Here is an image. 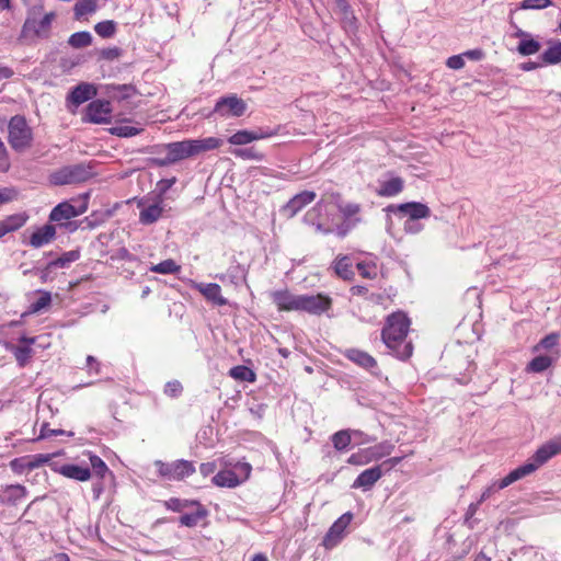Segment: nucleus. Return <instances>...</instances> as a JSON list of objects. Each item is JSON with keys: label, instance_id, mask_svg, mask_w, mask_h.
Returning a JSON list of instances; mask_svg holds the SVG:
<instances>
[{"label": "nucleus", "instance_id": "obj_1", "mask_svg": "<svg viewBox=\"0 0 561 561\" xmlns=\"http://www.w3.org/2000/svg\"><path fill=\"white\" fill-rule=\"evenodd\" d=\"M222 140L216 137H207L203 139H185L182 141H173L164 145H158L149 149L150 152L161 153L169 152L173 163L181 160L198 156L199 153L214 150L220 147Z\"/></svg>", "mask_w": 561, "mask_h": 561}, {"label": "nucleus", "instance_id": "obj_2", "mask_svg": "<svg viewBox=\"0 0 561 561\" xmlns=\"http://www.w3.org/2000/svg\"><path fill=\"white\" fill-rule=\"evenodd\" d=\"M411 321L402 311L388 316V354H393L399 359H407L412 355L413 345L405 337Z\"/></svg>", "mask_w": 561, "mask_h": 561}, {"label": "nucleus", "instance_id": "obj_3", "mask_svg": "<svg viewBox=\"0 0 561 561\" xmlns=\"http://www.w3.org/2000/svg\"><path fill=\"white\" fill-rule=\"evenodd\" d=\"M561 453V440H549L540 446L533 457L523 466L511 471L500 480L497 489H505L522 478L531 474L552 457Z\"/></svg>", "mask_w": 561, "mask_h": 561}, {"label": "nucleus", "instance_id": "obj_4", "mask_svg": "<svg viewBox=\"0 0 561 561\" xmlns=\"http://www.w3.org/2000/svg\"><path fill=\"white\" fill-rule=\"evenodd\" d=\"M94 167L95 162L65 165L50 174V183L60 186L87 182L96 175Z\"/></svg>", "mask_w": 561, "mask_h": 561}, {"label": "nucleus", "instance_id": "obj_5", "mask_svg": "<svg viewBox=\"0 0 561 561\" xmlns=\"http://www.w3.org/2000/svg\"><path fill=\"white\" fill-rule=\"evenodd\" d=\"M8 142L16 152L31 148L33 130L23 115H14L8 124Z\"/></svg>", "mask_w": 561, "mask_h": 561}, {"label": "nucleus", "instance_id": "obj_6", "mask_svg": "<svg viewBox=\"0 0 561 561\" xmlns=\"http://www.w3.org/2000/svg\"><path fill=\"white\" fill-rule=\"evenodd\" d=\"M55 19L54 11L45 13L41 19L26 18L21 28L20 39H48Z\"/></svg>", "mask_w": 561, "mask_h": 561}, {"label": "nucleus", "instance_id": "obj_7", "mask_svg": "<svg viewBox=\"0 0 561 561\" xmlns=\"http://www.w3.org/2000/svg\"><path fill=\"white\" fill-rule=\"evenodd\" d=\"M160 477L170 481H181L195 472L193 461L179 459L172 462L156 460L153 462Z\"/></svg>", "mask_w": 561, "mask_h": 561}, {"label": "nucleus", "instance_id": "obj_8", "mask_svg": "<svg viewBox=\"0 0 561 561\" xmlns=\"http://www.w3.org/2000/svg\"><path fill=\"white\" fill-rule=\"evenodd\" d=\"M78 202V205H72L67 201L56 205L48 216L49 221L59 222L61 220H70L73 217L84 214L88 210L89 193L83 194Z\"/></svg>", "mask_w": 561, "mask_h": 561}, {"label": "nucleus", "instance_id": "obj_9", "mask_svg": "<svg viewBox=\"0 0 561 561\" xmlns=\"http://www.w3.org/2000/svg\"><path fill=\"white\" fill-rule=\"evenodd\" d=\"M247 111L245 102L238 98L236 94H230L220 98L214 107V113L220 115L221 117L233 116L240 117Z\"/></svg>", "mask_w": 561, "mask_h": 561}, {"label": "nucleus", "instance_id": "obj_10", "mask_svg": "<svg viewBox=\"0 0 561 561\" xmlns=\"http://www.w3.org/2000/svg\"><path fill=\"white\" fill-rule=\"evenodd\" d=\"M112 106L106 100H94L88 104L82 119L93 124H106L111 122Z\"/></svg>", "mask_w": 561, "mask_h": 561}, {"label": "nucleus", "instance_id": "obj_11", "mask_svg": "<svg viewBox=\"0 0 561 561\" xmlns=\"http://www.w3.org/2000/svg\"><path fill=\"white\" fill-rule=\"evenodd\" d=\"M388 213L399 214L413 221L431 216V209L425 204L419 202L388 205Z\"/></svg>", "mask_w": 561, "mask_h": 561}, {"label": "nucleus", "instance_id": "obj_12", "mask_svg": "<svg viewBox=\"0 0 561 561\" xmlns=\"http://www.w3.org/2000/svg\"><path fill=\"white\" fill-rule=\"evenodd\" d=\"M331 298L321 294L300 295L298 311L321 314L331 308Z\"/></svg>", "mask_w": 561, "mask_h": 561}, {"label": "nucleus", "instance_id": "obj_13", "mask_svg": "<svg viewBox=\"0 0 561 561\" xmlns=\"http://www.w3.org/2000/svg\"><path fill=\"white\" fill-rule=\"evenodd\" d=\"M353 515L347 512L340 516L329 528L328 533L323 537L322 545L327 549L334 548L344 537V530L352 522Z\"/></svg>", "mask_w": 561, "mask_h": 561}, {"label": "nucleus", "instance_id": "obj_14", "mask_svg": "<svg viewBox=\"0 0 561 561\" xmlns=\"http://www.w3.org/2000/svg\"><path fill=\"white\" fill-rule=\"evenodd\" d=\"M53 470L65 478L85 482L91 479L92 472L87 462L81 461L80 463H65L61 466H55Z\"/></svg>", "mask_w": 561, "mask_h": 561}, {"label": "nucleus", "instance_id": "obj_15", "mask_svg": "<svg viewBox=\"0 0 561 561\" xmlns=\"http://www.w3.org/2000/svg\"><path fill=\"white\" fill-rule=\"evenodd\" d=\"M313 191H302L291 197L282 208L280 213L287 217H295L302 208L312 203L316 198Z\"/></svg>", "mask_w": 561, "mask_h": 561}, {"label": "nucleus", "instance_id": "obj_16", "mask_svg": "<svg viewBox=\"0 0 561 561\" xmlns=\"http://www.w3.org/2000/svg\"><path fill=\"white\" fill-rule=\"evenodd\" d=\"M240 469L244 473L242 479H240L232 470H221L213 477L211 481L215 485L220 488H236L249 477L251 466L249 463H242Z\"/></svg>", "mask_w": 561, "mask_h": 561}, {"label": "nucleus", "instance_id": "obj_17", "mask_svg": "<svg viewBox=\"0 0 561 561\" xmlns=\"http://www.w3.org/2000/svg\"><path fill=\"white\" fill-rule=\"evenodd\" d=\"M271 296L278 310L298 311L300 295H294L288 290H276Z\"/></svg>", "mask_w": 561, "mask_h": 561}, {"label": "nucleus", "instance_id": "obj_18", "mask_svg": "<svg viewBox=\"0 0 561 561\" xmlns=\"http://www.w3.org/2000/svg\"><path fill=\"white\" fill-rule=\"evenodd\" d=\"M28 492L22 484H8L3 489V494L0 495V503L8 506H16L22 500L27 496Z\"/></svg>", "mask_w": 561, "mask_h": 561}, {"label": "nucleus", "instance_id": "obj_19", "mask_svg": "<svg viewBox=\"0 0 561 561\" xmlns=\"http://www.w3.org/2000/svg\"><path fill=\"white\" fill-rule=\"evenodd\" d=\"M56 236V227L51 224H46L34 231L28 240V244L35 249L50 243Z\"/></svg>", "mask_w": 561, "mask_h": 561}, {"label": "nucleus", "instance_id": "obj_20", "mask_svg": "<svg viewBox=\"0 0 561 561\" xmlns=\"http://www.w3.org/2000/svg\"><path fill=\"white\" fill-rule=\"evenodd\" d=\"M96 94L95 88L90 83H80L76 85L67 95V101L73 105L79 106L80 104L89 101Z\"/></svg>", "mask_w": 561, "mask_h": 561}, {"label": "nucleus", "instance_id": "obj_21", "mask_svg": "<svg viewBox=\"0 0 561 561\" xmlns=\"http://www.w3.org/2000/svg\"><path fill=\"white\" fill-rule=\"evenodd\" d=\"M193 508L194 512L185 513L180 516L179 523L181 526L190 528L195 527L199 520L205 519L209 514L208 510L199 501L193 505Z\"/></svg>", "mask_w": 561, "mask_h": 561}, {"label": "nucleus", "instance_id": "obj_22", "mask_svg": "<svg viewBox=\"0 0 561 561\" xmlns=\"http://www.w3.org/2000/svg\"><path fill=\"white\" fill-rule=\"evenodd\" d=\"M343 355L350 359L351 362L355 363L359 367H363L365 369H373L377 366V362L373 356H370L368 353L360 351L358 348H347Z\"/></svg>", "mask_w": 561, "mask_h": 561}, {"label": "nucleus", "instance_id": "obj_23", "mask_svg": "<svg viewBox=\"0 0 561 561\" xmlns=\"http://www.w3.org/2000/svg\"><path fill=\"white\" fill-rule=\"evenodd\" d=\"M199 293H202L205 298L217 306L227 305V299L221 296V287L216 283L204 284L201 283L197 285Z\"/></svg>", "mask_w": 561, "mask_h": 561}, {"label": "nucleus", "instance_id": "obj_24", "mask_svg": "<svg viewBox=\"0 0 561 561\" xmlns=\"http://www.w3.org/2000/svg\"><path fill=\"white\" fill-rule=\"evenodd\" d=\"M381 471L379 467H373L364 470L354 481L353 488H370L379 478Z\"/></svg>", "mask_w": 561, "mask_h": 561}, {"label": "nucleus", "instance_id": "obj_25", "mask_svg": "<svg viewBox=\"0 0 561 561\" xmlns=\"http://www.w3.org/2000/svg\"><path fill=\"white\" fill-rule=\"evenodd\" d=\"M83 456L88 457V466L90 467L91 472H93L100 480L104 479L106 473H111L107 465L98 455L92 451H84Z\"/></svg>", "mask_w": 561, "mask_h": 561}, {"label": "nucleus", "instance_id": "obj_26", "mask_svg": "<svg viewBox=\"0 0 561 561\" xmlns=\"http://www.w3.org/2000/svg\"><path fill=\"white\" fill-rule=\"evenodd\" d=\"M358 431L341 430L331 436L333 447L337 451L346 450L352 442V435H358Z\"/></svg>", "mask_w": 561, "mask_h": 561}, {"label": "nucleus", "instance_id": "obj_27", "mask_svg": "<svg viewBox=\"0 0 561 561\" xmlns=\"http://www.w3.org/2000/svg\"><path fill=\"white\" fill-rule=\"evenodd\" d=\"M554 360V357L548 355L536 356L528 363L526 370L529 373H542L551 367Z\"/></svg>", "mask_w": 561, "mask_h": 561}, {"label": "nucleus", "instance_id": "obj_28", "mask_svg": "<svg viewBox=\"0 0 561 561\" xmlns=\"http://www.w3.org/2000/svg\"><path fill=\"white\" fill-rule=\"evenodd\" d=\"M163 208L159 204H152L140 210L139 221L142 225L156 222L162 215Z\"/></svg>", "mask_w": 561, "mask_h": 561}, {"label": "nucleus", "instance_id": "obj_29", "mask_svg": "<svg viewBox=\"0 0 561 561\" xmlns=\"http://www.w3.org/2000/svg\"><path fill=\"white\" fill-rule=\"evenodd\" d=\"M335 273L343 279L350 280L354 277L353 262L350 256H342L334 265Z\"/></svg>", "mask_w": 561, "mask_h": 561}, {"label": "nucleus", "instance_id": "obj_30", "mask_svg": "<svg viewBox=\"0 0 561 561\" xmlns=\"http://www.w3.org/2000/svg\"><path fill=\"white\" fill-rule=\"evenodd\" d=\"M80 259V251L78 249L64 252L59 257L49 262V267L67 268L71 263Z\"/></svg>", "mask_w": 561, "mask_h": 561}, {"label": "nucleus", "instance_id": "obj_31", "mask_svg": "<svg viewBox=\"0 0 561 561\" xmlns=\"http://www.w3.org/2000/svg\"><path fill=\"white\" fill-rule=\"evenodd\" d=\"M540 59L545 65H557L561 62V42L552 43L541 55Z\"/></svg>", "mask_w": 561, "mask_h": 561}, {"label": "nucleus", "instance_id": "obj_32", "mask_svg": "<svg viewBox=\"0 0 561 561\" xmlns=\"http://www.w3.org/2000/svg\"><path fill=\"white\" fill-rule=\"evenodd\" d=\"M96 9L95 0H79L73 7L75 19L81 20L84 15L94 13Z\"/></svg>", "mask_w": 561, "mask_h": 561}, {"label": "nucleus", "instance_id": "obj_33", "mask_svg": "<svg viewBox=\"0 0 561 561\" xmlns=\"http://www.w3.org/2000/svg\"><path fill=\"white\" fill-rule=\"evenodd\" d=\"M229 375L233 379L240 381L254 382L256 379L255 373L251 368L243 365L232 367L229 371Z\"/></svg>", "mask_w": 561, "mask_h": 561}, {"label": "nucleus", "instance_id": "obj_34", "mask_svg": "<svg viewBox=\"0 0 561 561\" xmlns=\"http://www.w3.org/2000/svg\"><path fill=\"white\" fill-rule=\"evenodd\" d=\"M25 214H13L0 220L8 232H13L23 227L27 220Z\"/></svg>", "mask_w": 561, "mask_h": 561}, {"label": "nucleus", "instance_id": "obj_35", "mask_svg": "<svg viewBox=\"0 0 561 561\" xmlns=\"http://www.w3.org/2000/svg\"><path fill=\"white\" fill-rule=\"evenodd\" d=\"M541 48V44L529 36L526 39H522L517 46L518 54L523 56H530L537 54Z\"/></svg>", "mask_w": 561, "mask_h": 561}, {"label": "nucleus", "instance_id": "obj_36", "mask_svg": "<svg viewBox=\"0 0 561 561\" xmlns=\"http://www.w3.org/2000/svg\"><path fill=\"white\" fill-rule=\"evenodd\" d=\"M92 43V35L88 31L76 32L68 38V44L73 48H83Z\"/></svg>", "mask_w": 561, "mask_h": 561}, {"label": "nucleus", "instance_id": "obj_37", "mask_svg": "<svg viewBox=\"0 0 561 561\" xmlns=\"http://www.w3.org/2000/svg\"><path fill=\"white\" fill-rule=\"evenodd\" d=\"M196 502L197 500L171 497L164 502V506L173 512H183L186 508L193 507Z\"/></svg>", "mask_w": 561, "mask_h": 561}, {"label": "nucleus", "instance_id": "obj_38", "mask_svg": "<svg viewBox=\"0 0 561 561\" xmlns=\"http://www.w3.org/2000/svg\"><path fill=\"white\" fill-rule=\"evenodd\" d=\"M95 33L102 38H111L116 33V22L113 20H105L94 25Z\"/></svg>", "mask_w": 561, "mask_h": 561}, {"label": "nucleus", "instance_id": "obj_39", "mask_svg": "<svg viewBox=\"0 0 561 561\" xmlns=\"http://www.w3.org/2000/svg\"><path fill=\"white\" fill-rule=\"evenodd\" d=\"M51 302V295L49 291L39 290V297L30 305L28 312L37 313L47 308Z\"/></svg>", "mask_w": 561, "mask_h": 561}, {"label": "nucleus", "instance_id": "obj_40", "mask_svg": "<svg viewBox=\"0 0 561 561\" xmlns=\"http://www.w3.org/2000/svg\"><path fill=\"white\" fill-rule=\"evenodd\" d=\"M142 131V128L127 126V125H118L113 126L108 129V133L113 136L129 138L136 135H139Z\"/></svg>", "mask_w": 561, "mask_h": 561}, {"label": "nucleus", "instance_id": "obj_41", "mask_svg": "<svg viewBox=\"0 0 561 561\" xmlns=\"http://www.w3.org/2000/svg\"><path fill=\"white\" fill-rule=\"evenodd\" d=\"M180 265L174 260L168 259L150 267L151 272L159 274H174L180 271Z\"/></svg>", "mask_w": 561, "mask_h": 561}, {"label": "nucleus", "instance_id": "obj_42", "mask_svg": "<svg viewBox=\"0 0 561 561\" xmlns=\"http://www.w3.org/2000/svg\"><path fill=\"white\" fill-rule=\"evenodd\" d=\"M231 153L234 157L245 160L262 161L264 159V154L257 151L254 147L234 149Z\"/></svg>", "mask_w": 561, "mask_h": 561}, {"label": "nucleus", "instance_id": "obj_43", "mask_svg": "<svg viewBox=\"0 0 561 561\" xmlns=\"http://www.w3.org/2000/svg\"><path fill=\"white\" fill-rule=\"evenodd\" d=\"M107 92H119V99L126 100L136 93V88L133 84H110L107 85Z\"/></svg>", "mask_w": 561, "mask_h": 561}, {"label": "nucleus", "instance_id": "obj_44", "mask_svg": "<svg viewBox=\"0 0 561 561\" xmlns=\"http://www.w3.org/2000/svg\"><path fill=\"white\" fill-rule=\"evenodd\" d=\"M255 136H252L250 130H239L228 138L231 145H247L254 140Z\"/></svg>", "mask_w": 561, "mask_h": 561}, {"label": "nucleus", "instance_id": "obj_45", "mask_svg": "<svg viewBox=\"0 0 561 561\" xmlns=\"http://www.w3.org/2000/svg\"><path fill=\"white\" fill-rule=\"evenodd\" d=\"M33 350L30 346H19L14 350V356L20 367H24L32 356Z\"/></svg>", "mask_w": 561, "mask_h": 561}, {"label": "nucleus", "instance_id": "obj_46", "mask_svg": "<svg viewBox=\"0 0 561 561\" xmlns=\"http://www.w3.org/2000/svg\"><path fill=\"white\" fill-rule=\"evenodd\" d=\"M339 208L344 219H346L347 221H355V224L358 221V219H352L360 210V206L358 204L347 203L345 205H340Z\"/></svg>", "mask_w": 561, "mask_h": 561}, {"label": "nucleus", "instance_id": "obj_47", "mask_svg": "<svg viewBox=\"0 0 561 561\" xmlns=\"http://www.w3.org/2000/svg\"><path fill=\"white\" fill-rule=\"evenodd\" d=\"M163 392L170 398H179L183 392V386L179 380L174 379L165 383Z\"/></svg>", "mask_w": 561, "mask_h": 561}, {"label": "nucleus", "instance_id": "obj_48", "mask_svg": "<svg viewBox=\"0 0 561 561\" xmlns=\"http://www.w3.org/2000/svg\"><path fill=\"white\" fill-rule=\"evenodd\" d=\"M559 342V334L556 332H552L548 335H546L543 339L540 340V342L535 346V351H539L540 348L543 350H550L558 345Z\"/></svg>", "mask_w": 561, "mask_h": 561}, {"label": "nucleus", "instance_id": "obj_49", "mask_svg": "<svg viewBox=\"0 0 561 561\" xmlns=\"http://www.w3.org/2000/svg\"><path fill=\"white\" fill-rule=\"evenodd\" d=\"M552 4L551 0H524L522 1L519 9L523 10H540L548 8Z\"/></svg>", "mask_w": 561, "mask_h": 561}, {"label": "nucleus", "instance_id": "obj_50", "mask_svg": "<svg viewBox=\"0 0 561 561\" xmlns=\"http://www.w3.org/2000/svg\"><path fill=\"white\" fill-rule=\"evenodd\" d=\"M341 23L346 32H355L356 26V18L353 13V10L350 9L347 13H341Z\"/></svg>", "mask_w": 561, "mask_h": 561}, {"label": "nucleus", "instance_id": "obj_51", "mask_svg": "<svg viewBox=\"0 0 561 561\" xmlns=\"http://www.w3.org/2000/svg\"><path fill=\"white\" fill-rule=\"evenodd\" d=\"M50 457H51V455H43V454L33 455L26 461V467L28 470L38 468V467L43 466L44 463H46L50 459Z\"/></svg>", "mask_w": 561, "mask_h": 561}, {"label": "nucleus", "instance_id": "obj_52", "mask_svg": "<svg viewBox=\"0 0 561 561\" xmlns=\"http://www.w3.org/2000/svg\"><path fill=\"white\" fill-rule=\"evenodd\" d=\"M44 11V2L42 0H36V2L31 3L26 10V18L38 19Z\"/></svg>", "mask_w": 561, "mask_h": 561}, {"label": "nucleus", "instance_id": "obj_53", "mask_svg": "<svg viewBox=\"0 0 561 561\" xmlns=\"http://www.w3.org/2000/svg\"><path fill=\"white\" fill-rule=\"evenodd\" d=\"M111 260L112 261H128V262H133L136 260V256L134 254H131L125 247H122L119 249H117L112 255H111Z\"/></svg>", "mask_w": 561, "mask_h": 561}, {"label": "nucleus", "instance_id": "obj_54", "mask_svg": "<svg viewBox=\"0 0 561 561\" xmlns=\"http://www.w3.org/2000/svg\"><path fill=\"white\" fill-rule=\"evenodd\" d=\"M403 190V180L399 176L388 179V196L396 195Z\"/></svg>", "mask_w": 561, "mask_h": 561}, {"label": "nucleus", "instance_id": "obj_55", "mask_svg": "<svg viewBox=\"0 0 561 561\" xmlns=\"http://www.w3.org/2000/svg\"><path fill=\"white\" fill-rule=\"evenodd\" d=\"M121 55H122V49L119 47L103 48L100 51V58L104 59V60H110V61L119 58Z\"/></svg>", "mask_w": 561, "mask_h": 561}, {"label": "nucleus", "instance_id": "obj_56", "mask_svg": "<svg viewBox=\"0 0 561 561\" xmlns=\"http://www.w3.org/2000/svg\"><path fill=\"white\" fill-rule=\"evenodd\" d=\"M18 191L14 187H3L0 190V205L12 202L18 197Z\"/></svg>", "mask_w": 561, "mask_h": 561}, {"label": "nucleus", "instance_id": "obj_57", "mask_svg": "<svg viewBox=\"0 0 561 561\" xmlns=\"http://www.w3.org/2000/svg\"><path fill=\"white\" fill-rule=\"evenodd\" d=\"M176 182V178L173 176L171 179H162L157 183V188L160 195L165 194Z\"/></svg>", "mask_w": 561, "mask_h": 561}, {"label": "nucleus", "instance_id": "obj_58", "mask_svg": "<svg viewBox=\"0 0 561 561\" xmlns=\"http://www.w3.org/2000/svg\"><path fill=\"white\" fill-rule=\"evenodd\" d=\"M66 434V431L64 430H51L49 428L47 423H44L41 428L39 438H48L51 436H58Z\"/></svg>", "mask_w": 561, "mask_h": 561}, {"label": "nucleus", "instance_id": "obj_59", "mask_svg": "<svg viewBox=\"0 0 561 561\" xmlns=\"http://www.w3.org/2000/svg\"><path fill=\"white\" fill-rule=\"evenodd\" d=\"M446 65L450 69H455V70L461 69L465 66L463 56L462 55H454L447 59Z\"/></svg>", "mask_w": 561, "mask_h": 561}, {"label": "nucleus", "instance_id": "obj_60", "mask_svg": "<svg viewBox=\"0 0 561 561\" xmlns=\"http://www.w3.org/2000/svg\"><path fill=\"white\" fill-rule=\"evenodd\" d=\"M355 226V221H347L346 219H344V222H342L341 225H339L335 230H333L337 237L340 238H344L348 231L354 228Z\"/></svg>", "mask_w": 561, "mask_h": 561}, {"label": "nucleus", "instance_id": "obj_61", "mask_svg": "<svg viewBox=\"0 0 561 561\" xmlns=\"http://www.w3.org/2000/svg\"><path fill=\"white\" fill-rule=\"evenodd\" d=\"M149 163L157 167H168L174 164L171 157L169 156V152H167V156L163 158H150Z\"/></svg>", "mask_w": 561, "mask_h": 561}, {"label": "nucleus", "instance_id": "obj_62", "mask_svg": "<svg viewBox=\"0 0 561 561\" xmlns=\"http://www.w3.org/2000/svg\"><path fill=\"white\" fill-rule=\"evenodd\" d=\"M461 55L463 57H467V58H469L471 60H476V61L481 60L484 57V53L480 48L467 50Z\"/></svg>", "mask_w": 561, "mask_h": 561}, {"label": "nucleus", "instance_id": "obj_63", "mask_svg": "<svg viewBox=\"0 0 561 561\" xmlns=\"http://www.w3.org/2000/svg\"><path fill=\"white\" fill-rule=\"evenodd\" d=\"M216 470V463L215 462H204L199 466V472L204 477H208L211 473H214Z\"/></svg>", "mask_w": 561, "mask_h": 561}, {"label": "nucleus", "instance_id": "obj_64", "mask_svg": "<svg viewBox=\"0 0 561 561\" xmlns=\"http://www.w3.org/2000/svg\"><path fill=\"white\" fill-rule=\"evenodd\" d=\"M26 461L24 458H16L11 461L10 466L13 471L22 472L24 469H27Z\"/></svg>", "mask_w": 561, "mask_h": 561}]
</instances>
